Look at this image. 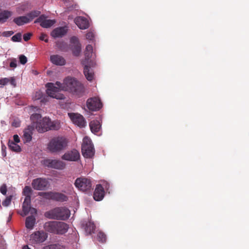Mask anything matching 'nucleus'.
Segmentation results:
<instances>
[{"label":"nucleus","instance_id":"bb28decb","mask_svg":"<svg viewBox=\"0 0 249 249\" xmlns=\"http://www.w3.org/2000/svg\"><path fill=\"white\" fill-rule=\"evenodd\" d=\"M30 211H31L32 214L36 213V210L35 208H31L30 205H24L22 204L23 213H21V215L23 217L27 215L29 213Z\"/></svg>","mask_w":249,"mask_h":249},{"label":"nucleus","instance_id":"c85d7f7f","mask_svg":"<svg viewBox=\"0 0 249 249\" xmlns=\"http://www.w3.org/2000/svg\"><path fill=\"white\" fill-rule=\"evenodd\" d=\"M8 145L9 149L13 151L19 152L21 150L20 146L12 141L9 140Z\"/></svg>","mask_w":249,"mask_h":249},{"label":"nucleus","instance_id":"a18cd8bd","mask_svg":"<svg viewBox=\"0 0 249 249\" xmlns=\"http://www.w3.org/2000/svg\"><path fill=\"white\" fill-rule=\"evenodd\" d=\"M1 155L2 157H5L6 156V147L1 142Z\"/></svg>","mask_w":249,"mask_h":249},{"label":"nucleus","instance_id":"412c9836","mask_svg":"<svg viewBox=\"0 0 249 249\" xmlns=\"http://www.w3.org/2000/svg\"><path fill=\"white\" fill-rule=\"evenodd\" d=\"M105 196V191L100 185H97L93 194V198L95 201L102 200Z\"/></svg>","mask_w":249,"mask_h":249},{"label":"nucleus","instance_id":"c03bdc74","mask_svg":"<svg viewBox=\"0 0 249 249\" xmlns=\"http://www.w3.org/2000/svg\"><path fill=\"white\" fill-rule=\"evenodd\" d=\"M0 193L3 195H5L6 194L7 192V187L5 184H3L0 187Z\"/></svg>","mask_w":249,"mask_h":249},{"label":"nucleus","instance_id":"ea45409f","mask_svg":"<svg viewBox=\"0 0 249 249\" xmlns=\"http://www.w3.org/2000/svg\"><path fill=\"white\" fill-rule=\"evenodd\" d=\"M99 185H100L103 188V190L105 191V190L107 191H108L109 193V190L110 188V184L108 182L104 181L102 184H100Z\"/></svg>","mask_w":249,"mask_h":249},{"label":"nucleus","instance_id":"1a4fd4ad","mask_svg":"<svg viewBox=\"0 0 249 249\" xmlns=\"http://www.w3.org/2000/svg\"><path fill=\"white\" fill-rule=\"evenodd\" d=\"M43 164L44 166L51 168H54L59 170L63 169L65 164L60 160L55 159H47L43 161Z\"/></svg>","mask_w":249,"mask_h":249},{"label":"nucleus","instance_id":"4d7b16f0","mask_svg":"<svg viewBox=\"0 0 249 249\" xmlns=\"http://www.w3.org/2000/svg\"><path fill=\"white\" fill-rule=\"evenodd\" d=\"M22 249H30L28 246H24L22 248Z\"/></svg>","mask_w":249,"mask_h":249},{"label":"nucleus","instance_id":"4468645a","mask_svg":"<svg viewBox=\"0 0 249 249\" xmlns=\"http://www.w3.org/2000/svg\"><path fill=\"white\" fill-rule=\"evenodd\" d=\"M47 18L46 15H41L36 19L35 23H39L40 25L44 28H50L56 23L55 19H47Z\"/></svg>","mask_w":249,"mask_h":249},{"label":"nucleus","instance_id":"58836bf2","mask_svg":"<svg viewBox=\"0 0 249 249\" xmlns=\"http://www.w3.org/2000/svg\"><path fill=\"white\" fill-rule=\"evenodd\" d=\"M95 34L93 31H89L86 35V38L90 41L93 42L94 40Z\"/></svg>","mask_w":249,"mask_h":249},{"label":"nucleus","instance_id":"a878e982","mask_svg":"<svg viewBox=\"0 0 249 249\" xmlns=\"http://www.w3.org/2000/svg\"><path fill=\"white\" fill-rule=\"evenodd\" d=\"M36 222L35 217L33 215L29 216L26 217L25 220V226L28 229H33Z\"/></svg>","mask_w":249,"mask_h":249},{"label":"nucleus","instance_id":"e433bc0d","mask_svg":"<svg viewBox=\"0 0 249 249\" xmlns=\"http://www.w3.org/2000/svg\"><path fill=\"white\" fill-rule=\"evenodd\" d=\"M42 249H64V248L59 244H52L44 247Z\"/></svg>","mask_w":249,"mask_h":249},{"label":"nucleus","instance_id":"6e6552de","mask_svg":"<svg viewBox=\"0 0 249 249\" xmlns=\"http://www.w3.org/2000/svg\"><path fill=\"white\" fill-rule=\"evenodd\" d=\"M47 234L43 231L33 232L30 236V241L32 244H37L44 242L47 238Z\"/></svg>","mask_w":249,"mask_h":249},{"label":"nucleus","instance_id":"7ed1b4c3","mask_svg":"<svg viewBox=\"0 0 249 249\" xmlns=\"http://www.w3.org/2000/svg\"><path fill=\"white\" fill-rule=\"evenodd\" d=\"M68 141L63 137H55L51 139L47 145L51 153L57 154L64 150L68 146Z\"/></svg>","mask_w":249,"mask_h":249},{"label":"nucleus","instance_id":"49530a36","mask_svg":"<svg viewBox=\"0 0 249 249\" xmlns=\"http://www.w3.org/2000/svg\"><path fill=\"white\" fill-rule=\"evenodd\" d=\"M31 196H25L24 201L23 203V205H30L31 204Z\"/></svg>","mask_w":249,"mask_h":249},{"label":"nucleus","instance_id":"6e6d98bb","mask_svg":"<svg viewBox=\"0 0 249 249\" xmlns=\"http://www.w3.org/2000/svg\"><path fill=\"white\" fill-rule=\"evenodd\" d=\"M4 242L3 241H1L0 243V249H5V246H4Z\"/></svg>","mask_w":249,"mask_h":249},{"label":"nucleus","instance_id":"0eeeda50","mask_svg":"<svg viewBox=\"0 0 249 249\" xmlns=\"http://www.w3.org/2000/svg\"><path fill=\"white\" fill-rule=\"evenodd\" d=\"M39 195L44 196L46 198L52 199L56 201L64 202L68 200V197L65 195L58 192H42Z\"/></svg>","mask_w":249,"mask_h":249},{"label":"nucleus","instance_id":"09e8293b","mask_svg":"<svg viewBox=\"0 0 249 249\" xmlns=\"http://www.w3.org/2000/svg\"><path fill=\"white\" fill-rule=\"evenodd\" d=\"M12 126L15 127H18L20 126V122L19 120H14V121L12 122Z\"/></svg>","mask_w":249,"mask_h":249},{"label":"nucleus","instance_id":"f03ea898","mask_svg":"<svg viewBox=\"0 0 249 249\" xmlns=\"http://www.w3.org/2000/svg\"><path fill=\"white\" fill-rule=\"evenodd\" d=\"M85 56V60L82 62V65L84 66V73L87 79L91 81L94 78V73L91 68L96 65L95 54L93 52V47L91 45H88L86 46Z\"/></svg>","mask_w":249,"mask_h":249},{"label":"nucleus","instance_id":"c9c22d12","mask_svg":"<svg viewBox=\"0 0 249 249\" xmlns=\"http://www.w3.org/2000/svg\"><path fill=\"white\" fill-rule=\"evenodd\" d=\"M32 190L29 186H25L23 189L22 194L25 196H31Z\"/></svg>","mask_w":249,"mask_h":249},{"label":"nucleus","instance_id":"dca6fc26","mask_svg":"<svg viewBox=\"0 0 249 249\" xmlns=\"http://www.w3.org/2000/svg\"><path fill=\"white\" fill-rule=\"evenodd\" d=\"M68 31V27H58L54 29L51 33V36L53 38H60L66 35Z\"/></svg>","mask_w":249,"mask_h":249},{"label":"nucleus","instance_id":"ddd939ff","mask_svg":"<svg viewBox=\"0 0 249 249\" xmlns=\"http://www.w3.org/2000/svg\"><path fill=\"white\" fill-rule=\"evenodd\" d=\"M87 106L90 110L97 111L102 107V103L98 97H93L87 100Z\"/></svg>","mask_w":249,"mask_h":249},{"label":"nucleus","instance_id":"37998d69","mask_svg":"<svg viewBox=\"0 0 249 249\" xmlns=\"http://www.w3.org/2000/svg\"><path fill=\"white\" fill-rule=\"evenodd\" d=\"M19 60L20 64L22 65H24L27 62V58L23 54L20 55L19 56Z\"/></svg>","mask_w":249,"mask_h":249},{"label":"nucleus","instance_id":"9d476101","mask_svg":"<svg viewBox=\"0 0 249 249\" xmlns=\"http://www.w3.org/2000/svg\"><path fill=\"white\" fill-rule=\"evenodd\" d=\"M76 188L82 191L90 190L91 188V183L90 179L85 178H77L74 182Z\"/></svg>","mask_w":249,"mask_h":249},{"label":"nucleus","instance_id":"aec40b11","mask_svg":"<svg viewBox=\"0 0 249 249\" xmlns=\"http://www.w3.org/2000/svg\"><path fill=\"white\" fill-rule=\"evenodd\" d=\"M69 228V225L65 222L56 221V234H63L66 233Z\"/></svg>","mask_w":249,"mask_h":249},{"label":"nucleus","instance_id":"473e14b6","mask_svg":"<svg viewBox=\"0 0 249 249\" xmlns=\"http://www.w3.org/2000/svg\"><path fill=\"white\" fill-rule=\"evenodd\" d=\"M41 116L39 113L33 114L30 117L31 121L35 126L37 123H38L40 122V120H42L41 119Z\"/></svg>","mask_w":249,"mask_h":249},{"label":"nucleus","instance_id":"f8f14e48","mask_svg":"<svg viewBox=\"0 0 249 249\" xmlns=\"http://www.w3.org/2000/svg\"><path fill=\"white\" fill-rule=\"evenodd\" d=\"M68 115L73 123L79 127H85L86 126L87 122L82 115L75 113H69Z\"/></svg>","mask_w":249,"mask_h":249},{"label":"nucleus","instance_id":"b1692460","mask_svg":"<svg viewBox=\"0 0 249 249\" xmlns=\"http://www.w3.org/2000/svg\"><path fill=\"white\" fill-rule=\"evenodd\" d=\"M12 15V12L0 9V22H5Z\"/></svg>","mask_w":249,"mask_h":249},{"label":"nucleus","instance_id":"2f4dec72","mask_svg":"<svg viewBox=\"0 0 249 249\" xmlns=\"http://www.w3.org/2000/svg\"><path fill=\"white\" fill-rule=\"evenodd\" d=\"M95 229V226L93 222L89 221L86 224L85 231L87 233L91 234V233L94 232Z\"/></svg>","mask_w":249,"mask_h":249},{"label":"nucleus","instance_id":"f257e3e1","mask_svg":"<svg viewBox=\"0 0 249 249\" xmlns=\"http://www.w3.org/2000/svg\"><path fill=\"white\" fill-rule=\"evenodd\" d=\"M46 87L48 96L58 100L65 98V96L60 93L61 90L68 91L78 97L83 96L85 92L83 85L75 78L71 77L64 79L63 83L58 81L55 83H48Z\"/></svg>","mask_w":249,"mask_h":249},{"label":"nucleus","instance_id":"f704fd0d","mask_svg":"<svg viewBox=\"0 0 249 249\" xmlns=\"http://www.w3.org/2000/svg\"><path fill=\"white\" fill-rule=\"evenodd\" d=\"M96 238L99 242L101 243H105L107 240V236L104 232L100 231L97 234Z\"/></svg>","mask_w":249,"mask_h":249},{"label":"nucleus","instance_id":"a19ab883","mask_svg":"<svg viewBox=\"0 0 249 249\" xmlns=\"http://www.w3.org/2000/svg\"><path fill=\"white\" fill-rule=\"evenodd\" d=\"M10 81L8 78H2L0 79V88H2L4 86L6 85Z\"/></svg>","mask_w":249,"mask_h":249},{"label":"nucleus","instance_id":"72a5a7b5","mask_svg":"<svg viewBox=\"0 0 249 249\" xmlns=\"http://www.w3.org/2000/svg\"><path fill=\"white\" fill-rule=\"evenodd\" d=\"M41 12L39 11L35 10L31 11L29 13L27 16L28 17L29 19H30V22L32 21L34 18L37 17L40 14Z\"/></svg>","mask_w":249,"mask_h":249},{"label":"nucleus","instance_id":"20e7f679","mask_svg":"<svg viewBox=\"0 0 249 249\" xmlns=\"http://www.w3.org/2000/svg\"><path fill=\"white\" fill-rule=\"evenodd\" d=\"M70 211L65 207H56L46 212L45 216L49 219L65 220L70 216Z\"/></svg>","mask_w":249,"mask_h":249},{"label":"nucleus","instance_id":"f3484780","mask_svg":"<svg viewBox=\"0 0 249 249\" xmlns=\"http://www.w3.org/2000/svg\"><path fill=\"white\" fill-rule=\"evenodd\" d=\"M74 23L81 30L88 29L89 26V20L84 17H77L74 19Z\"/></svg>","mask_w":249,"mask_h":249},{"label":"nucleus","instance_id":"79ce46f5","mask_svg":"<svg viewBox=\"0 0 249 249\" xmlns=\"http://www.w3.org/2000/svg\"><path fill=\"white\" fill-rule=\"evenodd\" d=\"M11 199H12V196H10L9 197H7L2 202V204L3 206H5V207H7L8 206L10 203H11Z\"/></svg>","mask_w":249,"mask_h":249},{"label":"nucleus","instance_id":"864d4df0","mask_svg":"<svg viewBox=\"0 0 249 249\" xmlns=\"http://www.w3.org/2000/svg\"><path fill=\"white\" fill-rule=\"evenodd\" d=\"M14 141L15 143H17L20 142V139L18 136L17 134L14 135L13 136Z\"/></svg>","mask_w":249,"mask_h":249},{"label":"nucleus","instance_id":"a211bd4d","mask_svg":"<svg viewBox=\"0 0 249 249\" xmlns=\"http://www.w3.org/2000/svg\"><path fill=\"white\" fill-rule=\"evenodd\" d=\"M80 154L79 152L75 150L65 153L62 157L63 160L68 161H77L79 160Z\"/></svg>","mask_w":249,"mask_h":249},{"label":"nucleus","instance_id":"7c9ffc66","mask_svg":"<svg viewBox=\"0 0 249 249\" xmlns=\"http://www.w3.org/2000/svg\"><path fill=\"white\" fill-rule=\"evenodd\" d=\"M56 46L59 49L64 52H67L69 50L68 44L64 41H58L56 43Z\"/></svg>","mask_w":249,"mask_h":249},{"label":"nucleus","instance_id":"c756f323","mask_svg":"<svg viewBox=\"0 0 249 249\" xmlns=\"http://www.w3.org/2000/svg\"><path fill=\"white\" fill-rule=\"evenodd\" d=\"M23 140L24 142H30L32 139V133L29 130L27 129L24 131L23 135Z\"/></svg>","mask_w":249,"mask_h":249},{"label":"nucleus","instance_id":"4c0bfd02","mask_svg":"<svg viewBox=\"0 0 249 249\" xmlns=\"http://www.w3.org/2000/svg\"><path fill=\"white\" fill-rule=\"evenodd\" d=\"M21 34L20 33H18L13 36L11 39L14 42H20L21 40Z\"/></svg>","mask_w":249,"mask_h":249},{"label":"nucleus","instance_id":"9b49d317","mask_svg":"<svg viewBox=\"0 0 249 249\" xmlns=\"http://www.w3.org/2000/svg\"><path fill=\"white\" fill-rule=\"evenodd\" d=\"M49 185L48 180L44 178H37L33 180L32 186L36 190H45Z\"/></svg>","mask_w":249,"mask_h":249},{"label":"nucleus","instance_id":"de8ad7c7","mask_svg":"<svg viewBox=\"0 0 249 249\" xmlns=\"http://www.w3.org/2000/svg\"><path fill=\"white\" fill-rule=\"evenodd\" d=\"M41 40L44 41L46 42H48L49 40L47 36L45 34H42L39 37Z\"/></svg>","mask_w":249,"mask_h":249},{"label":"nucleus","instance_id":"5fc2aeb1","mask_svg":"<svg viewBox=\"0 0 249 249\" xmlns=\"http://www.w3.org/2000/svg\"><path fill=\"white\" fill-rule=\"evenodd\" d=\"M10 80V84L12 85H13V86H16V81H15V80L13 78H11Z\"/></svg>","mask_w":249,"mask_h":249},{"label":"nucleus","instance_id":"13d9d810","mask_svg":"<svg viewBox=\"0 0 249 249\" xmlns=\"http://www.w3.org/2000/svg\"><path fill=\"white\" fill-rule=\"evenodd\" d=\"M70 18H71V17L69 16V19H70Z\"/></svg>","mask_w":249,"mask_h":249},{"label":"nucleus","instance_id":"393cba45","mask_svg":"<svg viewBox=\"0 0 249 249\" xmlns=\"http://www.w3.org/2000/svg\"><path fill=\"white\" fill-rule=\"evenodd\" d=\"M13 21L18 26H21L30 22L28 17L26 16H20L14 19Z\"/></svg>","mask_w":249,"mask_h":249},{"label":"nucleus","instance_id":"6ab92c4d","mask_svg":"<svg viewBox=\"0 0 249 249\" xmlns=\"http://www.w3.org/2000/svg\"><path fill=\"white\" fill-rule=\"evenodd\" d=\"M50 61L57 66H63L66 64L65 58L58 54H53L50 56Z\"/></svg>","mask_w":249,"mask_h":249},{"label":"nucleus","instance_id":"cd10ccee","mask_svg":"<svg viewBox=\"0 0 249 249\" xmlns=\"http://www.w3.org/2000/svg\"><path fill=\"white\" fill-rule=\"evenodd\" d=\"M62 4H64V6L68 10H71L73 8L76 7V5L74 4L73 0H60Z\"/></svg>","mask_w":249,"mask_h":249},{"label":"nucleus","instance_id":"423d86ee","mask_svg":"<svg viewBox=\"0 0 249 249\" xmlns=\"http://www.w3.org/2000/svg\"><path fill=\"white\" fill-rule=\"evenodd\" d=\"M81 150L82 155L85 158H92L94 156L95 154L94 146L89 138L87 137L84 138Z\"/></svg>","mask_w":249,"mask_h":249},{"label":"nucleus","instance_id":"4be33fe9","mask_svg":"<svg viewBox=\"0 0 249 249\" xmlns=\"http://www.w3.org/2000/svg\"><path fill=\"white\" fill-rule=\"evenodd\" d=\"M56 221L46 222L44 224V229L48 232L56 234Z\"/></svg>","mask_w":249,"mask_h":249},{"label":"nucleus","instance_id":"603ef678","mask_svg":"<svg viewBox=\"0 0 249 249\" xmlns=\"http://www.w3.org/2000/svg\"><path fill=\"white\" fill-rule=\"evenodd\" d=\"M14 34L13 31H6L4 32L2 34L3 36L6 37H9L12 36Z\"/></svg>","mask_w":249,"mask_h":249},{"label":"nucleus","instance_id":"8fccbe9b","mask_svg":"<svg viewBox=\"0 0 249 249\" xmlns=\"http://www.w3.org/2000/svg\"><path fill=\"white\" fill-rule=\"evenodd\" d=\"M32 36V34L31 33H27V34H25L24 35H23V39L25 41H28L30 38H31V36Z\"/></svg>","mask_w":249,"mask_h":249},{"label":"nucleus","instance_id":"39448f33","mask_svg":"<svg viewBox=\"0 0 249 249\" xmlns=\"http://www.w3.org/2000/svg\"><path fill=\"white\" fill-rule=\"evenodd\" d=\"M36 130L40 133H43L49 130H57L58 125L52 122L48 117H44L36 125Z\"/></svg>","mask_w":249,"mask_h":249},{"label":"nucleus","instance_id":"2eb2a0df","mask_svg":"<svg viewBox=\"0 0 249 249\" xmlns=\"http://www.w3.org/2000/svg\"><path fill=\"white\" fill-rule=\"evenodd\" d=\"M70 43L73 55L78 56L81 52V46L78 38L75 36H72L70 38Z\"/></svg>","mask_w":249,"mask_h":249},{"label":"nucleus","instance_id":"5701e85b","mask_svg":"<svg viewBox=\"0 0 249 249\" xmlns=\"http://www.w3.org/2000/svg\"><path fill=\"white\" fill-rule=\"evenodd\" d=\"M89 127L91 131L93 133L96 134L98 132L101 127V124L100 120H95L91 121L89 123Z\"/></svg>","mask_w":249,"mask_h":249},{"label":"nucleus","instance_id":"3c124183","mask_svg":"<svg viewBox=\"0 0 249 249\" xmlns=\"http://www.w3.org/2000/svg\"><path fill=\"white\" fill-rule=\"evenodd\" d=\"M17 61L16 59L12 60L10 63V67L11 68H16L17 66Z\"/></svg>","mask_w":249,"mask_h":249}]
</instances>
